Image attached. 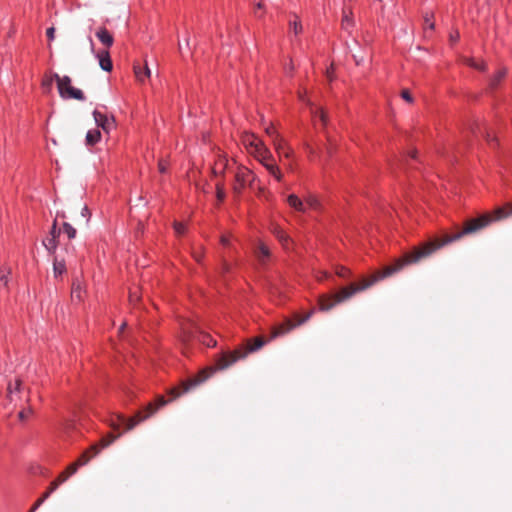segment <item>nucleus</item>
Listing matches in <instances>:
<instances>
[{
	"instance_id": "603ef678",
	"label": "nucleus",
	"mask_w": 512,
	"mask_h": 512,
	"mask_svg": "<svg viewBox=\"0 0 512 512\" xmlns=\"http://www.w3.org/2000/svg\"><path fill=\"white\" fill-rule=\"evenodd\" d=\"M263 8H264V5H263L261 2L256 3V4H255L254 15H255L256 17H258V18H261V17H262V15H261V14H258V13H257V10H258V9H263Z\"/></svg>"
},
{
	"instance_id": "423d86ee",
	"label": "nucleus",
	"mask_w": 512,
	"mask_h": 512,
	"mask_svg": "<svg viewBox=\"0 0 512 512\" xmlns=\"http://www.w3.org/2000/svg\"><path fill=\"white\" fill-rule=\"evenodd\" d=\"M243 143L248 152L256 159H266L269 156V149L255 135H246L243 139Z\"/></svg>"
},
{
	"instance_id": "4468645a",
	"label": "nucleus",
	"mask_w": 512,
	"mask_h": 512,
	"mask_svg": "<svg viewBox=\"0 0 512 512\" xmlns=\"http://www.w3.org/2000/svg\"><path fill=\"white\" fill-rule=\"evenodd\" d=\"M287 202H288L289 206L292 207L294 210L301 212V213L306 212V206L304 203V199L299 198L297 195L290 194L287 197Z\"/></svg>"
},
{
	"instance_id": "2f4dec72",
	"label": "nucleus",
	"mask_w": 512,
	"mask_h": 512,
	"mask_svg": "<svg viewBox=\"0 0 512 512\" xmlns=\"http://www.w3.org/2000/svg\"><path fill=\"white\" fill-rule=\"evenodd\" d=\"M506 75V70L505 69H501L499 70L495 75L494 77L491 79L490 81V85L491 86H496L500 80Z\"/></svg>"
},
{
	"instance_id": "09e8293b",
	"label": "nucleus",
	"mask_w": 512,
	"mask_h": 512,
	"mask_svg": "<svg viewBox=\"0 0 512 512\" xmlns=\"http://www.w3.org/2000/svg\"><path fill=\"white\" fill-rule=\"evenodd\" d=\"M46 35H47L48 39L50 41H52L55 37V28L54 27L48 28L46 31Z\"/></svg>"
},
{
	"instance_id": "4c0bfd02",
	"label": "nucleus",
	"mask_w": 512,
	"mask_h": 512,
	"mask_svg": "<svg viewBox=\"0 0 512 512\" xmlns=\"http://www.w3.org/2000/svg\"><path fill=\"white\" fill-rule=\"evenodd\" d=\"M33 413L32 408H28L26 410H22L19 412L18 417L20 420H26Z\"/></svg>"
},
{
	"instance_id": "864d4df0",
	"label": "nucleus",
	"mask_w": 512,
	"mask_h": 512,
	"mask_svg": "<svg viewBox=\"0 0 512 512\" xmlns=\"http://www.w3.org/2000/svg\"><path fill=\"white\" fill-rule=\"evenodd\" d=\"M265 131H266V133H267L268 135H270V136L274 137V139L276 138V135H278V134L275 132V130L273 129V127H272V126H268V127H266Z\"/></svg>"
},
{
	"instance_id": "bf43d9fd",
	"label": "nucleus",
	"mask_w": 512,
	"mask_h": 512,
	"mask_svg": "<svg viewBox=\"0 0 512 512\" xmlns=\"http://www.w3.org/2000/svg\"><path fill=\"white\" fill-rule=\"evenodd\" d=\"M337 273L339 276L345 277L348 271L345 268H341Z\"/></svg>"
},
{
	"instance_id": "e433bc0d",
	"label": "nucleus",
	"mask_w": 512,
	"mask_h": 512,
	"mask_svg": "<svg viewBox=\"0 0 512 512\" xmlns=\"http://www.w3.org/2000/svg\"><path fill=\"white\" fill-rule=\"evenodd\" d=\"M401 97L403 100H405L408 103L414 102V98L412 97L411 93L407 89L402 90Z\"/></svg>"
},
{
	"instance_id": "58836bf2",
	"label": "nucleus",
	"mask_w": 512,
	"mask_h": 512,
	"mask_svg": "<svg viewBox=\"0 0 512 512\" xmlns=\"http://www.w3.org/2000/svg\"><path fill=\"white\" fill-rule=\"evenodd\" d=\"M425 21V28L433 30L434 29V22L432 21V15H426L424 18Z\"/></svg>"
},
{
	"instance_id": "cd10ccee",
	"label": "nucleus",
	"mask_w": 512,
	"mask_h": 512,
	"mask_svg": "<svg viewBox=\"0 0 512 512\" xmlns=\"http://www.w3.org/2000/svg\"><path fill=\"white\" fill-rule=\"evenodd\" d=\"M11 274V269L8 267H2L0 269V281L6 287L8 285V276Z\"/></svg>"
},
{
	"instance_id": "f3484780",
	"label": "nucleus",
	"mask_w": 512,
	"mask_h": 512,
	"mask_svg": "<svg viewBox=\"0 0 512 512\" xmlns=\"http://www.w3.org/2000/svg\"><path fill=\"white\" fill-rule=\"evenodd\" d=\"M133 68H134V74L138 81L144 82V80L146 78H150L151 71H150L147 63H145V66L143 68L140 66V64H134Z\"/></svg>"
},
{
	"instance_id": "bb28decb",
	"label": "nucleus",
	"mask_w": 512,
	"mask_h": 512,
	"mask_svg": "<svg viewBox=\"0 0 512 512\" xmlns=\"http://www.w3.org/2000/svg\"><path fill=\"white\" fill-rule=\"evenodd\" d=\"M464 62L470 66V67H473L475 69H478V70H484L485 69V63L484 62H477L476 60H474L473 58H466L464 60Z\"/></svg>"
},
{
	"instance_id": "37998d69",
	"label": "nucleus",
	"mask_w": 512,
	"mask_h": 512,
	"mask_svg": "<svg viewBox=\"0 0 512 512\" xmlns=\"http://www.w3.org/2000/svg\"><path fill=\"white\" fill-rule=\"evenodd\" d=\"M79 466L77 465L76 462L72 463L71 465H69L67 467V469L65 470L69 476L73 475L74 473H76V471L78 470Z\"/></svg>"
},
{
	"instance_id": "f8f14e48",
	"label": "nucleus",
	"mask_w": 512,
	"mask_h": 512,
	"mask_svg": "<svg viewBox=\"0 0 512 512\" xmlns=\"http://www.w3.org/2000/svg\"><path fill=\"white\" fill-rule=\"evenodd\" d=\"M93 117H94L96 124L99 127H101L104 131H109L114 125L113 118L110 119L106 115H104L103 113H101L97 110H95L93 112Z\"/></svg>"
},
{
	"instance_id": "c9c22d12",
	"label": "nucleus",
	"mask_w": 512,
	"mask_h": 512,
	"mask_svg": "<svg viewBox=\"0 0 512 512\" xmlns=\"http://www.w3.org/2000/svg\"><path fill=\"white\" fill-rule=\"evenodd\" d=\"M59 486V482H52L48 488V490L42 495L45 499H47L52 492H54Z\"/></svg>"
},
{
	"instance_id": "9b49d317",
	"label": "nucleus",
	"mask_w": 512,
	"mask_h": 512,
	"mask_svg": "<svg viewBox=\"0 0 512 512\" xmlns=\"http://www.w3.org/2000/svg\"><path fill=\"white\" fill-rule=\"evenodd\" d=\"M269 172L271 176H273L277 181H281L283 175L274 161L272 153L269 151V156L266 159H257Z\"/></svg>"
},
{
	"instance_id": "49530a36",
	"label": "nucleus",
	"mask_w": 512,
	"mask_h": 512,
	"mask_svg": "<svg viewBox=\"0 0 512 512\" xmlns=\"http://www.w3.org/2000/svg\"><path fill=\"white\" fill-rule=\"evenodd\" d=\"M20 386H21V380L18 379L15 382V386H12L11 384H9L8 393L11 394L13 392V390H15V391L19 390Z\"/></svg>"
},
{
	"instance_id": "c03bdc74",
	"label": "nucleus",
	"mask_w": 512,
	"mask_h": 512,
	"mask_svg": "<svg viewBox=\"0 0 512 512\" xmlns=\"http://www.w3.org/2000/svg\"><path fill=\"white\" fill-rule=\"evenodd\" d=\"M168 165L165 160H160L158 163V170L160 173H166Z\"/></svg>"
},
{
	"instance_id": "f03ea898",
	"label": "nucleus",
	"mask_w": 512,
	"mask_h": 512,
	"mask_svg": "<svg viewBox=\"0 0 512 512\" xmlns=\"http://www.w3.org/2000/svg\"><path fill=\"white\" fill-rule=\"evenodd\" d=\"M403 268V264L395 267H386L383 273L378 276H373L370 280L363 281L361 285H350L349 287H345L340 290V292L335 296L336 302H342L349 298H351L354 294L364 291L375 284L378 280L383 279L387 276L392 275L393 273L401 270Z\"/></svg>"
},
{
	"instance_id": "ea45409f",
	"label": "nucleus",
	"mask_w": 512,
	"mask_h": 512,
	"mask_svg": "<svg viewBox=\"0 0 512 512\" xmlns=\"http://www.w3.org/2000/svg\"><path fill=\"white\" fill-rule=\"evenodd\" d=\"M80 214H81V217L84 218L85 222L87 223L89 221L90 213H89L88 207L86 205L81 207Z\"/></svg>"
},
{
	"instance_id": "412c9836",
	"label": "nucleus",
	"mask_w": 512,
	"mask_h": 512,
	"mask_svg": "<svg viewBox=\"0 0 512 512\" xmlns=\"http://www.w3.org/2000/svg\"><path fill=\"white\" fill-rule=\"evenodd\" d=\"M100 138H101V133L99 130H97V129L89 130L86 134V144L94 145L97 142H99Z\"/></svg>"
},
{
	"instance_id": "4be33fe9",
	"label": "nucleus",
	"mask_w": 512,
	"mask_h": 512,
	"mask_svg": "<svg viewBox=\"0 0 512 512\" xmlns=\"http://www.w3.org/2000/svg\"><path fill=\"white\" fill-rule=\"evenodd\" d=\"M272 232L274 233V235L279 239V241L283 245H286V243L289 240V237L287 234H285V232L278 225L273 226Z\"/></svg>"
},
{
	"instance_id": "0eeeda50",
	"label": "nucleus",
	"mask_w": 512,
	"mask_h": 512,
	"mask_svg": "<svg viewBox=\"0 0 512 512\" xmlns=\"http://www.w3.org/2000/svg\"><path fill=\"white\" fill-rule=\"evenodd\" d=\"M298 99L305 104H307L310 109L313 117L319 118V120L325 125L327 123V115L322 108L315 106L308 98H307V90L300 89L297 93Z\"/></svg>"
},
{
	"instance_id": "3c124183",
	"label": "nucleus",
	"mask_w": 512,
	"mask_h": 512,
	"mask_svg": "<svg viewBox=\"0 0 512 512\" xmlns=\"http://www.w3.org/2000/svg\"><path fill=\"white\" fill-rule=\"evenodd\" d=\"M464 235H467V233H464V229H463L459 233H456V234H454V235H452L450 237H451V239H453V242H455V241L461 239Z\"/></svg>"
},
{
	"instance_id": "7ed1b4c3",
	"label": "nucleus",
	"mask_w": 512,
	"mask_h": 512,
	"mask_svg": "<svg viewBox=\"0 0 512 512\" xmlns=\"http://www.w3.org/2000/svg\"><path fill=\"white\" fill-rule=\"evenodd\" d=\"M452 242H453V239H451L450 236L445 237L439 243L427 242L423 245L422 248L415 249L413 252L406 255L405 260L398 261L396 266L403 264V267H404L406 264L416 263V262L420 261L421 259L430 256L432 253H434L436 250L440 249L441 247L448 245Z\"/></svg>"
},
{
	"instance_id": "c756f323",
	"label": "nucleus",
	"mask_w": 512,
	"mask_h": 512,
	"mask_svg": "<svg viewBox=\"0 0 512 512\" xmlns=\"http://www.w3.org/2000/svg\"><path fill=\"white\" fill-rule=\"evenodd\" d=\"M338 302L335 301H330L328 299H321L320 300V310L321 311H328L330 309H332L335 304H337Z\"/></svg>"
},
{
	"instance_id": "c85d7f7f",
	"label": "nucleus",
	"mask_w": 512,
	"mask_h": 512,
	"mask_svg": "<svg viewBox=\"0 0 512 512\" xmlns=\"http://www.w3.org/2000/svg\"><path fill=\"white\" fill-rule=\"evenodd\" d=\"M43 245L49 251H54L57 247V240L54 237L49 236L43 241Z\"/></svg>"
},
{
	"instance_id": "69168bd1",
	"label": "nucleus",
	"mask_w": 512,
	"mask_h": 512,
	"mask_svg": "<svg viewBox=\"0 0 512 512\" xmlns=\"http://www.w3.org/2000/svg\"><path fill=\"white\" fill-rule=\"evenodd\" d=\"M411 157H415V152H411Z\"/></svg>"
},
{
	"instance_id": "393cba45",
	"label": "nucleus",
	"mask_w": 512,
	"mask_h": 512,
	"mask_svg": "<svg viewBox=\"0 0 512 512\" xmlns=\"http://www.w3.org/2000/svg\"><path fill=\"white\" fill-rule=\"evenodd\" d=\"M53 271L55 276L62 275L66 271L65 263L63 261H57L55 259L53 263Z\"/></svg>"
},
{
	"instance_id": "f257e3e1",
	"label": "nucleus",
	"mask_w": 512,
	"mask_h": 512,
	"mask_svg": "<svg viewBox=\"0 0 512 512\" xmlns=\"http://www.w3.org/2000/svg\"><path fill=\"white\" fill-rule=\"evenodd\" d=\"M224 369V351H220L214 363L204 367L197 374L183 380L179 386L170 388L167 393L170 395V401L175 400L190 391L195 390L200 385L207 382L214 375ZM169 400L163 396H158L155 402H150L143 409L138 411L133 417L127 419L123 415H117L116 420H112L110 426L118 430L121 425L125 426L126 431L132 430L136 425L151 417L158 409L164 407Z\"/></svg>"
},
{
	"instance_id": "5701e85b",
	"label": "nucleus",
	"mask_w": 512,
	"mask_h": 512,
	"mask_svg": "<svg viewBox=\"0 0 512 512\" xmlns=\"http://www.w3.org/2000/svg\"><path fill=\"white\" fill-rule=\"evenodd\" d=\"M54 80H56L55 73L51 74V75L44 76L41 85L46 93H49L51 91Z\"/></svg>"
},
{
	"instance_id": "6e6d98bb",
	"label": "nucleus",
	"mask_w": 512,
	"mask_h": 512,
	"mask_svg": "<svg viewBox=\"0 0 512 512\" xmlns=\"http://www.w3.org/2000/svg\"><path fill=\"white\" fill-rule=\"evenodd\" d=\"M353 58L355 60L356 65H361L364 62L363 57L357 56L355 54L353 55Z\"/></svg>"
},
{
	"instance_id": "de8ad7c7",
	"label": "nucleus",
	"mask_w": 512,
	"mask_h": 512,
	"mask_svg": "<svg viewBox=\"0 0 512 512\" xmlns=\"http://www.w3.org/2000/svg\"><path fill=\"white\" fill-rule=\"evenodd\" d=\"M46 499L42 496L39 498L36 503L32 506L31 510L29 512H35L40 505L45 501Z\"/></svg>"
},
{
	"instance_id": "1a4fd4ad",
	"label": "nucleus",
	"mask_w": 512,
	"mask_h": 512,
	"mask_svg": "<svg viewBox=\"0 0 512 512\" xmlns=\"http://www.w3.org/2000/svg\"><path fill=\"white\" fill-rule=\"evenodd\" d=\"M312 315H313V311H310L305 316L300 318L297 321V323H293L290 320H286L285 323L281 324L279 327H277L275 329V331L273 332V337L284 335V334L288 333L289 331H291L292 329H294L295 327L306 323L311 318Z\"/></svg>"
},
{
	"instance_id": "a878e982",
	"label": "nucleus",
	"mask_w": 512,
	"mask_h": 512,
	"mask_svg": "<svg viewBox=\"0 0 512 512\" xmlns=\"http://www.w3.org/2000/svg\"><path fill=\"white\" fill-rule=\"evenodd\" d=\"M510 211H506L504 208H498L494 212V219L493 220H500L503 218H506L510 215H512V205L510 206Z\"/></svg>"
},
{
	"instance_id": "2eb2a0df",
	"label": "nucleus",
	"mask_w": 512,
	"mask_h": 512,
	"mask_svg": "<svg viewBox=\"0 0 512 512\" xmlns=\"http://www.w3.org/2000/svg\"><path fill=\"white\" fill-rule=\"evenodd\" d=\"M96 36L99 39V41L106 47L112 46L114 41L113 36L105 27L99 28V30L96 32Z\"/></svg>"
},
{
	"instance_id": "39448f33",
	"label": "nucleus",
	"mask_w": 512,
	"mask_h": 512,
	"mask_svg": "<svg viewBox=\"0 0 512 512\" xmlns=\"http://www.w3.org/2000/svg\"><path fill=\"white\" fill-rule=\"evenodd\" d=\"M55 78L59 94L62 98L76 99L79 101H83L85 99L83 92L80 89H77L71 85L70 77H60L57 73H55Z\"/></svg>"
},
{
	"instance_id": "473e14b6",
	"label": "nucleus",
	"mask_w": 512,
	"mask_h": 512,
	"mask_svg": "<svg viewBox=\"0 0 512 512\" xmlns=\"http://www.w3.org/2000/svg\"><path fill=\"white\" fill-rule=\"evenodd\" d=\"M275 150L281 155L284 148V141L279 137V135H276V138L273 141Z\"/></svg>"
},
{
	"instance_id": "a18cd8bd",
	"label": "nucleus",
	"mask_w": 512,
	"mask_h": 512,
	"mask_svg": "<svg viewBox=\"0 0 512 512\" xmlns=\"http://www.w3.org/2000/svg\"><path fill=\"white\" fill-rule=\"evenodd\" d=\"M139 299V296H138V293L137 291H130L129 293V301L130 303L134 304L136 301H138Z\"/></svg>"
},
{
	"instance_id": "f704fd0d",
	"label": "nucleus",
	"mask_w": 512,
	"mask_h": 512,
	"mask_svg": "<svg viewBox=\"0 0 512 512\" xmlns=\"http://www.w3.org/2000/svg\"><path fill=\"white\" fill-rule=\"evenodd\" d=\"M241 357V355H236V354H228L226 352V358H225V361H226V367L229 365V364H232L234 362H236L239 358Z\"/></svg>"
},
{
	"instance_id": "0e129e2a",
	"label": "nucleus",
	"mask_w": 512,
	"mask_h": 512,
	"mask_svg": "<svg viewBox=\"0 0 512 512\" xmlns=\"http://www.w3.org/2000/svg\"><path fill=\"white\" fill-rule=\"evenodd\" d=\"M332 67L327 70V76L331 79L332 78Z\"/></svg>"
},
{
	"instance_id": "13d9d810",
	"label": "nucleus",
	"mask_w": 512,
	"mask_h": 512,
	"mask_svg": "<svg viewBox=\"0 0 512 512\" xmlns=\"http://www.w3.org/2000/svg\"><path fill=\"white\" fill-rule=\"evenodd\" d=\"M459 37H460V36H459V33H458V32H455L454 34H451V35H450V40H451V41H453V42H455V41H457V40L459 39Z\"/></svg>"
},
{
	"instance_id": "6e6552de",
	"label": "nucleus",
	"mask_w": 512,
	"mask_h": 512,
	"mask_svg": "<svg viewBox=\"0 0 512 512\" xmlns=\"http://www.w3.org/2000/svg\"><path fill=\"white\" fill-rule=\"evenodd\" d=\"M492 222V218L488 215H482L478 218L469 220L465 227H464V233L472 234L475 233L486 226H488Z\"/></svg>"
},
{
	"instance_id": "72a5a7b5",
	"label": "nucleus",
	"mask_w": 512,
	"mask_h": 512,
	"mask_svg": "<svg viewBox=\"0 0 512 512\" xmlns=\"http://www.w3.org/2000/svg\"><path fill=\"white\" fill-rule=\"evenodd\" d=\"M174 230L177 235H182V234H184L186 227L183 223L175 221L174 222Z\"/></svg>"
},
{
	"instance_id": "dca6fc26",
	"label": "nucleus",
	"mask_w": 512,
	"mask_h": 512,
	"mask_svg": "<svg viewBox=\"0 0 512 512\" xmlns=\"http://www.w3.org/2000/svg\"><path fill=\"white\" fill-rule=\"evenodd\" d=\"M100 67L107 72H110L113 68L112 61L107 50L101 51L98 54Z\"/></svg>"
},
{
	"instance_id": "338daca9",
	"label": "nucleus",
	"mask_w": 512,
	"mask_h": 512,
	"mask_svg": "<svg viewBox=\"0 0 512 512\" xmlns=\"http://www.w3.org/2000/svg\"><path fill=\"white\" fill-rule=\"evenodd\" d=\"M220 240H221V242H223L224 241V236H221Z\"/></svg>"
},
{
	"instance_id": "ddd939ff",
	"label": "nucleus",
	"mask_w": 512,
	"mask_h": 512,
	"mask_svg": "<svg viewBox=\"0 0 512 512\" xmlns=\"http://www.w3.org/2000/svg\"><path fill=\"white\" fill-rule=\"evenodd\" d=\"M254 253L261 264H265L271 255L269 247L261 241L256 244Z\"/></svg>"
},
{
	"instance_id": "7c9ffc66",
	"label": "nucleus",
	"mask_w": 512,
	"mask_h": 512,
	"mask_svg": "<svg viewBox=\"0 0 512 512\" xmlns=\"http://www.w3.org/2000/svg\"><path fill=\"white\" fill-rule=\"evenodd\" d=\"M63 231L67 234L69 239H73L76 236V229L69 223H63Z\"/></svg>"
},
{
	"instance_id": "9d476101",
	"label": "nucleus",
	"mask_w": 512,
	"mask_h": 512,
	"mask_svg": "<svg viewBox=\"0 0 512 512\" xmlns=\"http://www.w3.org/2000/svg\"><path fill=\"white\" fill-rule=\"evenodd\" d=\"M193 340H196L208 347L216 346V340H214L209 334L200 331H185L184 341Z\"/></svg>"
},
{
	"instance_id": "8fccbe9b",
	"label": "nucleus",
	"mask_w": 512,
	"mask_h": 512,
	"mask_svg": "<svg viewBox=\"0 0 512 512\" xmlns=\"http://www.w3.org/2000/svg\"><path fill=\"white\" fill-rule=\"evenodd\" d=\"M263 345H264L263 340H261V339H257V340L255 341L254 346H252L250 350H251V351H255V350H257V349L261 348Z\"/></svg>"
},
{
	"instance_id": "20e7f679",
	"label": "nucleus",
	"mask_w": 512,
	"mask_h": 512,
	"mask_svg": "<svg viewBox=\"0 0 512 512\" xmlns=\"http://www.w3.org/2000/svg\"><path fill=\"white\" fill-rule=\"evenodd\" d=\"M119 435L108 434L106 437H103L99 443L92 445L89 449L84 451L79 458L75 461L79 467L86 465L91 459H93L101 449L108 447L112 444Z\"/></svg>"
},
{
	"instance_id": "052dcab7",
	"label": "nucleus",
	"mask_w": 512,
	"mask_h": 512,
	"mask_svg": "<svg viewBox=\"0 0 512 512\" xmlns=\"http://www.w3.org/2000/svg\"><path fill=\"white\" fill-rule=\"evenodd\" d=\"M290 154H291V152H290V150H289V149H284V150L282 151V154H281V155H283L284 157L288 158V157L290 156Z\"/></svg>"
},
{
	"instance_id": "a211bd4d",
	"label": "nucleus",
	"mask_w": 512,
	"mask_h": 512,
	"mask_svg": "<svg viewBox=\"0 0 512 512\" xmlns=\"http://www.w3.org/2000/svg\"><path fill=\"white\" fill-rule=\"evenodd\" d=\"M341 25L342 28L348 32L353 28L354 20L352 17L351 10H348L346 8L343 9Z\"/></svg>"
},
{
	"instance_id": "e2e57ef3",
	"label": "nucleus",
	"mask_w": 512,
	"mask_h": 512,
	"mask_svg": "<svg viewBox=\"0 0 512 512\" xmlns=\"http://www.w3.org/2000/svg\"><path fill=\"white\" fill-rule=\"evenodd\" d=\"M193 257L195 258L196 261H200L201 256L199 253L194 252Z\"/></svg>"
},
{
	"instance_id": "a19ab883",
	"label": "nucleus",
	"mask_w": 512,
	"mask_h": 512,
	"mask_svg": "<svg viewBox=\"0 0 512 512\" xmlns=\"http://www.w3.org/2000/svg\"><path fill=\"white\" fill-rule=\"evenodd\" d=\"M60 235V230L57 229V222L56 220L54 221L53 225H52V228L50 230V236L51 237H54L57 239V237Z\"/></svg>"
},
{
	"instance_id": "b1692460",
	"label": "nucleus",
	"mask_w": 512,
	"mask_h": 512,
	"mask_svg": "<svg viewBox=\"0 0 512 512\" xmlns=\"http://www.w3.org/2000/svg\"><path fill=\"white\" fill-rule=\"evenodd\" d=\"M290 30L295 34L298 35L303 31V26L301 24V21L297 16H295V19L289 22Z\"/></svg>"
},
{
	"instance_id": "5fc2aeb1",
	"label": "nucleus",
	"mask_w": 512,
	"mask_h": 512,
	"mask_svg": "<svg viewBox=\"0 0 512 512\" xmlns=\"http://www.w3.org/2000/svg\"><path fill=\"white\" fill-rule=\"evenodd\" d=\"M293 70H294V65H293L292 61H290V63L285 66V71L287 74H290Z\"/></svg>"
},
{
	"instance_id": "680f3d73",
	"label": "nucleus",
	"mask_w": 512,
	"mask_h": 512,
	"mask_svg": "<svg viewBox=\"0 0 512 512\" xmlns=\"http://www.w3.org/2000/svg\"><path fill=\"white\" fill-rule=\"evenodd\" d=\"M486 139L489 143H492L494 141V138L490 134L486 135Z\"/></svg>"
},
{
	"instance_id": "79ce46f5",
	"label": "nucleus",
	"mask_w": 512,
	"mask_h": 512,
	"mask_svg": "<svg viewBox=\"0 0 512 512\" xmlns=\"http://www.w3.org/2000/svg\"><path fill=\"white\" fill-rule=\"evenodd\" d=\"M69 474L66 472V471H63L58 477L56 480H54L53 482H59V485L64 483L68 478H69Z\"/></svg>"
},
{
	"instance_id": "aec40b11",
	"label": "nucleus",
	"mask_w": 512,
	"mask_h": 512,
	"mask_svg": "<svg viewBox=\"0 0 512 512\" xmlns=\"http://www.w3.org/2000/svg\"><path fill=\"white\" fill-rule=\"evenodd\" d=\"M82 293H83V289H82V285H81L80 281H78V280L73 281L72 291H71L72 300L81 302L83 299Z\"/></svg>"
},
{
	"instance_id": "4d7b16f0",
	"label": "nucleus",
	"mask_w": 512,
	"mask_h": 512,
	"mask_svg": "<svg viewBox=\"0 0 512 512\" xmlns=\"http://www.w3.org/2000/svg\"><path fill=\"white\" fill-rule=\"evenodd\" d=\"M217 199L218 201H222L223 199V191L219 185H217Z\"/></svg>"
},
{
	"instance_id": "6ab92c4d",
	"label": "nucleus",
	"mask_w": 512,
	"mask_h": 512,
	"mask_svg": "<svg viewBox=\"0 0 512 512\" xmlns=\"http://www.w3.org/2000/svg\"><path fill=\"white\" fill-rule=\"evenodd\" d=\"M304 203L306 206V212L310 210H319L321 207L319 199L313 194H307L304 197Z\"/></svg>"
}]
</instances>
